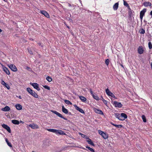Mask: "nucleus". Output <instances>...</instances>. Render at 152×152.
<instances>
[{
    "mask_svg": "<svg viewBox=\"0 0 152 152\" xmlns=\"http://www.w3.org/2000/svg\"><path fill=\"white\" fill-rule=\"evenodd\" d=\"M14 124L18 125L19 124L20 122L18 120L14 119L12 120L11 121Z\"/></svg>",
    "mask_w": 152,
    "mask_h": 152,
    "instance_id": "6ab92c4d",
    "label": "nucleus"
},
{
    "mask_svg": "<svg viewBox=\"0 0 152 152\" xmlns=\"http://www.w3.org/2000/svg\"><path fill=\"white\" fill-rule=\"evenodd\" d=\"M124 5L126 7H128L129 5L127 2L125 1H124Z\"/></svg>",
    "mask_w": 152,
    "mask_h": 152,
    "instance_id": "ea45409f",
    "label": "nucleus"
},
{
    "mask_svg": "<svg viewBox=\"0 0 152 152\" xmlns=\"http://www.w3.org/2000/svg\"><path fill=\"white\" fill-rule=\"evenodd\" d=\"M79 112H80L81 113H83V114L85 113V112H84V111L81 108H80V109Z\"/></svg>",
    "mask_w": 152,
    "mask_h": 152,
    "instance_id": "79ce46f5",
    "label": "nucleus"
},
{
    "mask_svg": "<svg viewBox=\"0 0 152 152\" xmlns=\"http://www.w3.org/2000/svg\"><path fill=\"white\" fill-rule=\"evenodd\" d=\"M18 98L20 99H21V97L20 96H19Z\"/></svg>",
    "mask_w": 152,
    "mask_h": 152,
    "instance_id": "09e8293b",
    "label": "nucleus"
},
{
    "mask_svg": "<svg viewBox=\"0 0 152 152\" xmlns=\"http://www.w3.org/2000/svg\"><path fill=\"white\" fill-rule=\"evenodd\" d=\"M43 87L45 89H46L48 90H50V88L48 86L45 85V86H43Z\"/></svg>",
    "mask_w": 152,
    "mask_h": 152,
    "instance_id": "a19ab883",
    "label": "nucleus"
},
{
    "mask_svg": "<svg viewBox=\"0 0 152 152\" xmlns=\"http://www.w3.org/2000/svg\"><path fill=\"white\" fill-rule=\"evenodd\" d=\"M145 32V30L143 29H142L141 31L140 32V33L141 34H144Z\"/></svg>",
    "mask_w": 152,
    "mask_h": 152,
    "instance_id": "37998d69",
    "label": "nucleus"
},
{
    "mask_svg": "<svg viewBox=\"0 0 152 152\" xmlns=\"http://www.w3.org/2000/svg\"><path fill=\"white\" fill-rule=\"evenodd\" d=\"M93 96L94 97V98L96 100H99V98L97 96H95L94 95V96Z\"/></svg>",
    "mask_w": 152,
    "mask_h": 152,
    "instance_id": "f704fd0d",
    "label": "nucleus"
},
{
    "mask_svg": "<svg viewBox=\"0 0 152 152\" xmlns=\"http://www.w3.org/2000/svg\"><path fill=\"white\" fill-rule=\"evenodd\" d=\"M46 79L49 82H50L52 80V78L49 76L47 77Z\"/></svg>",
    "mask_w": 152,
    "mask_h": 152,
    "instance_id": "2f4dec72",
    "label": "nucleus"
},
{
    "mask_svg": "<svg viewBox=\"0 0 152 152\" xmlns=\"http://www.w3.org/2000/svg\"><path fill=\"white\" fill-rule=\"evenodd\" d=\"M90 93L92 95V96H94V94H93V91H92L90 89Z\"/></svg>",
    "mask_w": 152,
    "mask_h": 152,
    "instance_id": "c03bdc74",
    "label": "nucleus"
},
{
    "mask_svg": "<svg viewBox=\"0 0 152 152\" xmlns=\"http://www.w3.org/2000/svg\"><path fill=\"white\" fill-rule=\"evenodd\" d=\"M29 52L30 54H33V52L31 50H29Z\"/></svg>",
    "mask_w": 152,
    "mask_h": 152,
    "instance_id": "a18cd8bd",
    "label": "nucleus"
},
{
    "mask_svg": "<svg viewBox=\"0 0 152 152\" xmlns=\"http://www.w3.org/2000/svg\"><path fill=\"white\" fill-rule=\"evenodd\" d=\"M27 69H29V67H27Z\"/></svg>",
    "mask_w": 152,
    "mask_h": 152,
    "instance_id": "864d4df0",
    "label": "nucleus"
},
{
    "mask_svg": "<svg viewBox=\"0 0 152 152\" xmlns=\"http://www.w3.org/2000/svg\"><path fill=\"white\" fill-rule=\"evenodd\" d=\"M88 140H87V142H88V144L91 145L92 146H94V143L92 142L91 140L89 138Z\"/></svg>",
    "mask_w": 152,
    "mask_h": 152,
    "instance_id": "393cba45",
    "label": "nucleus"
},
{
    "mask_svg": "<svg viewBox=\"0 0 152 152\" xmlns=\"http://www.w3.org/2000/svg\"><path fill=\"white\" fill-rule=\"evenodd\" d=\"M74 106L75 108L76 109V110H77L79 111H80V108L78 107L76 105H74Z\"/></svg>",
    "mask_w": 152,
    "mask_h": 152,
    "instance_id": "c9c22d12",
    "label": "nucleus"
},
{
    "mask_svg": "<svg viewBox=\"0 0 152 152\" xmlns=\"http://www.w3.org/2000/svg\"><path fill=\"white\" fill-rule=\"evenodd\" d=\"M26 90L28 93L32 96L35 98H38V95L34 91L29 88H27Z\"/></svg>",
    "mask_w": 152,
    "mask_h": 152,
    "instance_id": "f03ea898",
    "label": "nucleus"
},
{
    "mask_svg": "<svg viewBox=\"0 0 152 152\" xmlns=\"http://www.w3.org/2000/svg\"><path fill=\"white\" fill-rule=\"evenodd\" d=\"M118 7V3H115L113 6V9L114 10H116Z\"/></svg>",
    "mask_w": 152,
    "mask_h": 152,
    "instance_id": "412c9836",
    "label": "nucleus"
},
{
    "mask_svg": "<svg viewBox=\"0 0 152 152\" xmlns=\"http://www.w3.org/2000/svg\"><path fill=\"white\" fill-rule=\"evenodd\" d=\"M86 148H88V150H89L91 151V152H95L94 150L91 148L90 147H88V146H86Z\"/></svg>",
    "mask_w": 152,
    "mask_h": 152,
    "instance_id": "c756f323",
    "label": "nucleus"
},
{
    "mask_svg": "<svg viewBox=\"0 0 152 152\" xmlns=\"http://www.w3.org/2000/svg\"><path fill=\"white\" fill-rule=\"evenodd\" d=\"M2 31V30H1V29H0V33Z\"/></svg>",
    "mask_w": 152,
    "mask_h": 152,
    "instance_id": "3c124183",
    "label": "nucleus"
},
{
    "mask_svg": "<svg viewBox=\"0 0 152 152\" xmlns=\"http://www.w3.org/2000/svg\"><path fill=\"white\" fill-rule=\"evenodd\" d=\"M79 134L80 135H81V137H82V136H82V135H83V134H82L81 133H80V132L79 133Z\"/></svg>",
    "mask_w": 152,
    "mask_h": 152,
    "instance_id": "49530a36",
    "label": "nucleus"
},
{
    "mask_svg": "<svg viewBox=\"0 0 152 152\" xmlns=\"http://www.w3.org/2000/svg\"><path fill=\"white\" fill-rule=\"evenodd\" d=\"M1 83L2 85L6 87L8 89H10V87L7 84V83L3 80H1Z\"/></svg>",
    "mask_w": 152,
    "mask_h": 152,
    "instance_id": "dca6fc26",
    "label": "nucleus"
},
{
    "mask_svg": "<svg viewBox=\"0 0 152 152\" xmlns=\"http://www.w3.org/2000/svg\"><path fill=\"white\" fill-rule=\"evenodd\" d=\"M98 132L99 134L101 135L104 139H105L107 138L108 137V134L106 133L101 130H99L98 131Z\"/></svg>",
    "mask_w": 152,
    "mask_h": 152,
    "instance_id": "7ed1b4c3",
    "label": "nucleus"
},
{
    "mask_svg": "<svg viewBox=\"0 0 152 152\" xmlns=\"http://www.w3.org/2000/svg\"><path fill=\"white\" fill-rule=\"evenodd\" d=\"M48 131L55 133L56 134L65 135L66 134L63 131L61 130H57L54 129H46Z\"/></svg>",
    "mask_w": 152,
    "mask_h": 152,
    "instance_id": "f257e3e1",
    "label": "nucleus"
},
{
    "mask_svg": "<svg viewBox=\"0 0 152 152\" xmlns=\"http://www.w3.org/2000/svg\"><path fill=\"white\" fill-rule=\"evenodd\" d=\"M148 47L150 49L152 48V44L151 42H149L148 43Z\"/></svg>",
    "mask_w": 152,
    "mask_h": 152,
    "instance_id": "72a5a7b5",
    "label": "nucleus"
},
{
    "mask_svg": "<svg viewBox=\"0 0 152 152\" xmlns=\"http://www.w3.org/2000/svg\"><path fill=\"white\" fill-rule=\"evenodd\" d=\"M101 98H102V101H103V102L106 105H107V102L104 100V98H103V97H102V96H101Z\"/></svg>",
    "mask_w": 152,
    "mask_h": 152,
    "instance_id": "473e14b6",
    "label": "nucleus"
},
{
    "mask_svg": "<svg viewBox=\"0 0 152 152\" xmlns=\"http://www.w3.org/2000/svg\"><path fill=\"white\" fill-rule=\"evenodd\" d=\"M121 66H123H123L122 65H121Z\"/></svg>",
    "mask_w": 152,
    "mask_h": 152,
    "instance_id": "6e6d98bb",
    "label": "nucleus"
},
{
    "mask_svg": "<svg viewBox=\"0 0 152 152\" xmlns=\"http://www.w3.org/2000/svg\"><path fill=\"white\" fill-rule=\"evenodd\" d=\"M10 110V107L8 106H6L4 107L1 109L2 111H8Z\"/></svg>",
    "mask_w": 152,
    "mask_h": 152,
    "instance_id": "f3484780",
    "label": "nucleus"
},
{
    "mask_svg": "<svg viewBox=\"0 0 152 152\" xmlns=\"http://www.w3.org/2000/svg\"><path fill=\"white\" fill-rule=\"evenodd\" d=\"M40 13L44 15L47 18H49L50 17L48 13L46 11L44 10L40 11Z\"/></svg>",
    "mask_w": 152,
    "mask_h": 152,
    "instance_id": "2eb2a0df",
    "label": "nucleus"
},
{
    "mask_svg": "<svg viewBox=\"0 0 152 152\" xmlns=\"http://www.w3.org/2000/svg\"><path fill=\"white\" fill-rule=\"evenodd\" d=\"M62 111L65 114H67L68 113V111L67 109L65 108L64 106H62Z\"/></svg>",
    "mask_w": 152,
    "mask_h": 152,
    "instance_id": "aec40b11",
    "label": "nucleus"
},
{
    "mask_svg": "<svg viewBox=\"0 0 152 152\" xmlns=\"http://www.w3.org/2000/svg\"><path fill=\"white\" fill-rule=\"evenodd\" d=\"M150 15L152 16V11H151L150 12Z\"/></svg>",
    "mask_w": 152,
    "mask_h": 152,
    "instance_id": "de8ad7c7",
    "label": "nucleus"
},
{
    "mask_svg": "<svg viewBox=\"0 0 152 152\" xmlns=\"http://www.w3.org/2000/svg\"><path fill=\"white\" fill-rule=\"evenodd\" d=\"M51 112H52V113H53L56 114V115H57L58 117H59L60 118H61L65 120H67V119L66 118H64L63 116L61 114H60L59 113L57 112L56 111H55V110H51Z\"/></svg>",
    "mask_w": 152,
    "mask_h": 152,
    "instance_id": "39448f33",
    "label": "nucleus"
},
{
    "mask_svg": "<svg viewBox=\"0 0 152 152\" xmlns=\"http://www.w3.org/2000/svg\"><path fill=\"white\" fill-rule=\"evenodd\" d=\"M142 118L143 121L144 122H146V120L145 116L144 115H143L142 116Z\"/></svg>",
    "mask_w": 152,
    "mask_h": 152,
    "instance_id": "7c9ffc66",
    "label": "nucleus"
},
{
    "mask_svg": "<svg viewBox=\"0 0 152 152\" xmlns=\"http://www.w3.org/2000/svg\"><path fill=\"white\" fill-rule=\"evenodd\" d=\"M8 66L11 69V70L14 72H16L17 71V69L16 66L13 64L8 65Z\"/></svg>",
    "mask_w": 152,
    "mask_h": 152,
    "instance_id": "20e7f679",
    "label": "nucleus"
},
{
    "mask_svg": "<svg viewBox=\"0 0 152 152\" xmlns=\"http://www.w3.org/2000/svg\"><path fill=\"white\" fill-rule=\"evenodd\" d=\"M111 124H112V125H113V126H115V127H117V128H121L122 127V126L121 125H116V124H113V123L112 122H111Z\"/></svg>",
    "mask_w": 152,
    "mask_h": 152,
    "instance_id": "a878e982",
    "label": "nucleus"
},
{
    "mask_svg": "<svg viewBox=\"0 0 152 152\" xmlns=\"http://www.w3.org/2000/svg\"><path fill=\"white\" fill-rule=\"evenodd\" d=\"M3 71L8 75L10 74V73L8 69L3 65H2Z\"/></svg>",
    "mask_w": 152,
    "mask_h": 152,
    "instance_id": "4468645a",
    "label": "nucleus"
},
{
    "mask_svg": "<svg viewBox=\"0 0 152 152\" xmlns=\"http://www.w3.org/2000/svg\"><path fill=\"white\" fill-rule=\"evenodd\" d=\"M74 106L75 108L76 109V110H77L79 111H80V108L78 107L76 105H74Z\"/></svg>",
    "mask_w": 152,
    "mask_h": 152,
    "instance_id": "e433bc0d",
    "label": "nucleus"
},
{
    "mask_svg": "<svg viewBox=\"0 0 152 152\" xmlns=\"http://www.w3.org/2000/svg\"><path fill=\"white\" fill-rule=\"evenodd\" d=\"M93 110H94L96 113H98L102 115H103V113L102 110L96 109L95 107H93Z\"/></svg>",
    "mask_w": 152,
    "mask_h": 152,
    "instance_id": "9d476101",
    "label": "nucleus"
},
{
    "mask_svg": "<svg viewBox=\"0 0 152 152\" xmlns=\"http://www.w3.org/2000/svg\"><path fill=\"white\" fill-rule=\"evenodd\" d=\"M5 141H6V142L7 143L8 145L9 146H10L11 147H12V145L11 143L8 141L7 139V138L5 139Z\"/></svg>",
    "mask_w": 152,
    "mask_h": 152,
    "instance_id": "bb28decb",
    "label": "nucleus"
},
{
    "mask_svg": "<svg viewBox=\"0 0 152 152\" xmlns=\"http://www.w3.org/2000/svg\"><path fill=\"white\" fill-rule=\"evenodd\" d=\"M80 99L83 102H86V99L84 97L82 96H79Z\"/></svg>",
    "mask_w": 152,
    "mask_h": 152,
    "instance_id": "4be33fe9",
    "label": "nucleus"
},
{
    "mask_svg": "<svg viewBox=\"0 0 152 152\" xmlns=\"http://www.w3.org/2000/svg\"><path fill=\"white\" fill-rule=\"evenodd\" d=\"M110 62V61L108 59L106 60L105 63L106 64L107 66L109 65Z\"/></svg>",
    "mask_w": 152,
    "mask_h": 152,
    "instance_id": "58836bf2",
    "label": "nucleus"
},
{
    "mask_svg": "<svg viewBox=\"0 0 152 152\" xmlns=\"http://www.w3.org/2000/svg\"><path fill=\"white\" fill-rule=\"evenodd\" d=\"M146 11V10L145 9H143L142 11L140 12V18L141 20L142 21L143 17L144 15L145 12Z\"/></svg>",
    "mask_w": 152,
    "mask_h": 152,
    "instance_id": "1a4fd4ad",
    "label": "nucleus"
},
{
    "mask_svg": "<svg viewBox=\"0 0 152 152\" xmlns=\"http://www.w3.org/2000/svg\"><path fill=\"white\" fill-rule=\"evenodd\" d=\"M115 116L116 118H118V119L120 120V115L118 113H117L115 114Z\"/></svg>",
    "mask_w": 152,
    "mask_h": 152,
    "instance_id": "cd10ccee",
    "label": "nucleus"
},
{
    "mask_svg": "<svg viewBox=\"0 0 152 152\" xmlns=\"http://www.w3.org/2000/svg\"><path fill=\"white\" fill-rule=\"evenodd\" d=\"M35 152V151H32V152Z\"/></svg>",
    "mask_w": 152,
    "mask_h": 152,
    "instance_id": "5fc2aeb1",
    "label": "nucleus"
},
{
    "mask_svg": "<svg viewBox=\"0 0 152 152\" xmlns=\"http://www.w3.org/2000/svg\"><path fill=\"white\" fill-rule=\"evenodd\" d=\"M2 127L7 130L9 132L11 133V131L10 127L7 125L5 124H3L2 125Z\"/></svg>",
    "mask_w": 152,
    "mask_h": 152,
    "instance_id": "f8f14e48",
    "label": "nucleus"
},
{
    "mask_svg": "<svg viewBox=\"0 0 152 152\" xmlns=\"http://www.w3.org/2000/svg\"><path fill=\"white\" fill-rule=\"evenodd\" d=\"M138 53L140 54H142L143 52V50L142 47H140L138 49Z\"/></svg>",
    "mask_w": 152,
    "mask_h": 152,
    "instance_id": "5701e85b",
    "label": "nucleus"
},
{
    "mask_svg": "<svg viewBox=\"0 0 152 152\" xmlns=\"http://www.w3.org/2000/svg\"><path fill=\"white\" fill-rule=\"evenodd\" d=\"M82 136H82V137L84 138L85 139H87V140L89 139V137L86 135H85L83 134V135H82Z\"/></svg>",
    "mask_w": 152,
    "mask_h": 152,
    "instance_id": "4c0bfd02",
    "label": "nucleus"
},
{
    "mask_svg": "<svg viewBox=\"0 0 152 152\" xmlns=\"http://www.w3.org/2000/svg\"><path fill=\"white\" fill-rule=\"evenodd\" d=\"M113 104L115 105V107L118 108L121 107L123 105L121 103L117 101H114L113 102Z\"/></svg>",
    "mask_w": 152,
    "mask_h": 152,
    "instance_id": "6e6552de",
    "label": "nucleus"
},
{
    "mask_svg": "<svg viewBox=\"0 0 152 152\" xmlns=\"http://www.w3.org/2000/svg\"><path fill=\"white\" fill-rule=\"evenodd\" d=\"M20 123H24V122L23 121H20Z\"/></svg>",
    "mask_w": 152,
    "mask_h": 152,
    "instance_id": "8fccbe9b",
    "label": "nucleus"
},
{
    "mask_svg": "<svg viewBox=\"0 0 152 152\" xmlns=\"http://www.w3.org/2000/svg\"><path fill=\"white\" fill-rule=\"evenodd\" d=\"M106 94L109 96H111L112 97H113L114 98H115V96L114 94L110 91V90L107 88L106 90Z\"/></svg>",
    "mask_w": 152,
    "mask_h": 152,
    "instance_id": "423d86ee",
    "label": "nucleus"
},
{
    "mask_svg": "<svg viewBox=\"0 0 152 152\" xmlns=\"http://www.w3.org/2000/svg\"><path fill=\"white\" fill-rule=\"evenodd\" d=\"M120 120L124 121L127 117V115L124 113H122L120 115Z\"/></svg>",
    "mask_w": 152,
    "mask_h": 152,
    "instance_id": "9b49d317",
    "label": "nucleus"
},
{
    "mask_svg": "<svg viewBox=\"0 0 152 152\" xmlns=\"http://www.w3.org/2000/svg\"><path fill=\"white\" fill-rule=\"evenodd\" d=\"M15 107L18 110H21L22 109V106L20 104H16Z\"/></svg>",
    "mask_w": 152,
    "mask_h": 152,
    "instance_id": "a211bd4d",
    "label": "nucleus"
},
{
    "mask_svg": "<svg viewBox=\"0 0 152 152\" xmlns=\"http://www.w3.org/2000/svg\"><path fill=\"white\" fill-rule=\"evenodd\" d=\"M30 84L32 85L33 87L37 89L38 91H39L40 90V88H39L38 84L36 83H31Z\"/></svg>",
    "mask_w": 152,
    "mask_h": 152,
    "instance_id": "0eeeda50",
    "label": "nucleus"
},
{
    "mask_svg": "<svg viewBox=\"0 0 152 152\" xmlns=\"http://www.w3.org/2000/svg\"><path fill=\"white\" fill-rule=\"evenodd\" d=\"M64 102L65 103L67 104H70L72 105V104L71 102L67 100H64Z\"/></svg>",
    "mask_w": 152,
    "mask_h": 152,
    "instance_id": "c85d7f7f",
    "label": "nucleus"
},
{
    "mask_svg": "<svg viewBox=\"0 0 152 152\" xmlns=\"http://www.w3.org/2000/svg\"><path fill=\"white\" fill-rule=\"evenodd\" d=\"M151 3L149 2H145L144 3V5L145 7H147L150 6V7L151 6Z\"/></svg>",
    "mask_w": 152,
    "mask_h": 152,
    "instance_id": "b1692460",
    "label": "nucleus"
},
{
    "mask_svg": "<svg viewBox=\"0 0 152 152\" xmlns=\"http://www.w3.org/2000/svg\"><path fill=\"white\" fill-rule=\"evenodd\" d=\"M151 68H152V62H151Z\"/></svg>",
    "mask_w": 152,
    "mask_h": 152,
    "instance_id": "603ef678",
    "label": "nucleus"
},
{
    "mask_svg": "<svg viewBox=\"0 0 152 152\" xmlns=\"http://www.w3.org/2000/svg\"><path fill=\"white\" fill-rule=\"evenodd\" d=\"M29 126L33 129H36L39 128L38 126L34 124H31L29 125Z\"/></svg>",
    "mask_w": 152,
    "mask_h": 152,
    "instance_id": "ddd939ff",
    "label": "nucleus"
}]
</instances>
